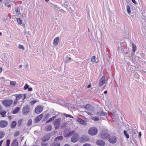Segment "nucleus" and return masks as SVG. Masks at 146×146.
Listing matches in <instances>:
<instances>
[{"label":"nucleus","instance_id":"c85d7f7f","mask_svg":"<svg viewBox=\"0 0 146 146\" xmlns=\"http://www.w3.org/2000/svg\"><path fill=\"white\" fill-rule=\"evenodd\" d=\"M56 115L53 116V117H52L49 120L47 121L46 122V123H48L49 122H51L53 120L56 118Z\"/></svg>","mask_w":146,"mask_h":146},{"label":"nucleus","instance_id":"7ed1b4c3","mask_svg":"<svg viewBox=\"0 0 146 146\" xmlns=\"http://www.w3.org/2000/svg\"><path fill=\"white\" fill-rule=\"evenodd\" d=\"M30 111V106L28 105H27L24 107L22 109V113L24 115L27 114L29 113Z\"/></svg>","mask_w":146,"mask_h":146},{"label":"nucleus","instance_id":"4c0bfd02","mask_svg":"<svg viewBox=\"0 0 146 146\" xmlns=\"http://www.w3.org/2000/svg\"><path fill=\"white\" fill-rule=\"evenodd\" d=\"M137 133L135 131H133L132 133V136L133 137H134L135 138L137 137Z\"/></svg>","mask_w":146,"mask_h":146},{"label":"nucleus","instance_id":"69168bd1","mask_svg":"<svg viewBox=\"0 0 146 146\" xmlns=\"http://www.w3.org/2000/svg\"><path fill=\"white\" fill-rule=\"evenodd\" d=\"M104 93L105 94H106L107 93V90H105L104 91Z\"/></svg>","mask_w":146,"mask_h":146},{"label":"nucleus","instance_id":"2f4dec72","mask_svg":"<svg viewBox=\"0 0 146 146\" xmlns=\"http://www.w3.org/2000/svg\"><path fill=\"white\" fill-rule=\"evenodd\" d=\"M5 133L3 131H0V139L2 138L5 135Z\"/></svg>","mask_w":146,"mask_h":146},{"label":"nucleus","instance_id":"6e6d98bb","mask_svg":"<svg viewBox=\"0 0 146 146\" xmlns=\"http://www.w3.org/2000/svg\"><path fill=\"white\" fill-rule=\"evenodd\" d=\"M25 66H26V68H27V69H28L29 68V65L28 63H27L26 64V65H25Z\"/></svg>","mask_w":146,"mask_h":146},{"label":"nucleus","instance_id":"ddd939ff","mask_svg":"<svg viewBox=\"0 0 146 146\" xmlns=\"http://www.w3.org/2000/svg\"><path fill=\"white\" fill-rule=\"evenodd\" d=\"M94 114H97L98 115L104 116L106 115V113L103 111L100 108L98 109V112L97 113H94Z\"/></svg>","mask_w":146,"mask_h":146},{"label":"nucleus","instance_id":"6e6552de","mask_svg":"<svg viewBox=\"0 0 146 146\" xmlns=\"http://www.w3.org/2000/svg\"><path fill=\"white\" fill-rule=\"evenodd\" d=\"M84 108L86 110L90 111L92 113H93L94 110V108L89 104L86 105L85 106Z\"/></svg>","mask_w":146,"mask_h":146},{"label":"nucleus","instance_id":"f3484780","mask_svg":"<svg viewBox=\"0 0 146 146\" xmlns=\"http://www.w3.org/2000/svg\"><path fill=\"white\" fill-rule=\"evenodd\" d=\"M96 144L100 146H103L105 145L104 141L102 140H98L97 141Z\"/></svg>","mask_w":146,"mask_h":146},{"label":"nucleus","instance_id":"680f3d73","mask_svg":"<svg viewBox=\"0 0 146 146\" xmlns=\"http://www.w3.org/2000/svg\"><path fill=\"white\" fill-rule=\"evenodd\" d=\"M91 87V85L90 84H89L87 88H90Z\"/></svg>","mask_w":146,"mask_h":146},{"label":"nucleus","instance_id":"f8f14e48","mask_svg":"<svg viewBox=\"0 0 146 146\" xmlns=\"http://www.w3.org/2000/svg\"><path fill=\"white\" fill-rule=\"evenodd\" d=\"M50 135L51 134L50 133H48L45 135L42 138V141L43 142L47 141L50 139Z\"/></svg>","mask_w":146,"mask_h":146},{"label":"nucleus","instance_id":"39448f33","mask_svg":"<svg viewBox=\"0 0 146 146\" xmlns=\"http://www.w3.org/2000/svg\"><path fill=\"white\" fill-rule=\"evenodd\" d=\"M61 121V119L60 118L57 119L54 121L53 123L56 129L59 128L60 124Z\"/></svg>","mask_w":146,"mask_h":146},{"label":"nucleus","instance_id":"aec40b11","mask_svg":"<svg viewBox=\"0 0 146 146\" xmlns=\"http://www.w3.org/2000/svg\"><path fill=\"white\" fill-rule=\"evenodd\" d=\"M77 121L79 122L80 124L84 125H85L86 123V121L84 120L78 118L77 119Z\"/></svg>","mask_w":146,"mask_h":146},{"label":"nucleus","instance_id":"a19ab883","mask_svg":"<svg viewBox=\"0 0 146 146\" xmlns=\"http://www.w3.org/2000/svg\"><path fill=\"white\" fill-rule=\"evenodd\" d=\"M19 48L21 49H22V50H24L25 49V48L24 47V46L22 45L19 44Z\"/></svg>","mask_w":146,"mask_h":146},{"label":"nucleus","instance_id":"5fc2aeb1","mask_svg":"<svg viewBox=\"0 0 146 146\" xmlns=\"http://www.w3.org/2000/svg\"><path fill=\"white\" fill-rule=\"evenodd\" d=\"M28 89V90L29 91H31L33 90V89L32 88H29Z\"/></svg>","mask_w":146,"mask_h":146},{"label":"nucleus","instance_id":"864d4df0","mask_svg":"<svg viewBox=\"0 0 146 146\" xmlns=\"http://www.w3.org/2000/svg\"><path fill=\"white\" fill-rule=\"evenodd\" d=\"M135 4H137V2L135 1V0H131Z\"/></svg>","mask_w":146,"mask_h":146},{"label":"nucleus","instance_id":"bb28decb","mask_svg":"<svg viewBox=\"0 0 146 146\" xmlns=\"http://www.w3.org/2000/svg\"><path fill=\"white\" fill-rule=\"evenodd\" d=\"M20 108L19 107H17L15 110H14L12 112L13 113L15 114L17 113L19 110H20Z\"/></svg>","mask_w":146,"mask_h":146},{"label":"nucleus","instance_id":"5701e85b","mask_svg":"<svg viewBox=\"0 0 146 146\" xmlns=\"http://www.w3.org/2000/svg\"><path fill=\"white\" fill-rule=\"evenodd\" d=\"M11 146H19L18 142L17 139H15L13 141Z\"/></svg>","mask_w":146,"mask_h":146},{"label":"nucleus","instance_id":"79ce46f5","mask_svg":"<svg viewBox=\"0 0 146 146\" xmlns=\"http://www.w3.org/2000/svg\"><path fill=\"white\" fill-rule=\"evenodd\" d=\"M22 120V119H20L19 120L18 123V125L19 126H20L21 125Z\"/></svg>","mask_w":146,"mask_h":146},{"label":"nucleus","instance_id":"20e7f679","mask_svg":"<svg viewBox=\"0 0 146 146\" xmlns=\"http://www.w3.org/2000/svg\"><path fill=\"white\" fill-rule=\"evenodd\" d=\"M88 132L90 135H96L98 132L97 129L95 127H92L89 129Z\"/></svg>","mask_w":146,"mask_h":146},{"label":"nucleus","instance_id":"393cba45","mask_svg":"<svg viewBox=\"0 0 146 146\" xmlns=\"http://www.w3.org/2000/svg\"><path fill=\"white\" fill-rule=\"evenodd\" d=\"M16 124V122L15 121H13L11 123V127L12 128H14L15 127Z\"/></svg>","mask_w":146,"mask_h":146},{"label":"nucleus","instance_id":"4be33fe9","mask_svg":"<svg viewBox=\"0 0 146 146\" xmlns=\"http://www.w3.org/2000/svg\"><path fill=\"white\" fill-rule=\"evenodd\" d=\"M52 127L51 125H48L45 127L44 129L46 131H49L51 130Z\"/></svg>","mask_w":146,"mask_h":146},{"label":"nucleus","instance_id":"e2e57ef3","mask_svg":"<svg viewBox=\"0 0 146 146\" xmlns=\"http://www.w3.org/2000/svg\"><path fill=\"white\" fill-rule=\"evenodd\" d=\"M27 33V32L25 30V31L24 32V34L25 35H26Z\"/></svg>","mask_w":146,"mask_h":146},{"label":"nucleus","instance_id":"412c9836","mask_svg":"<svg viewBox=\"0 0 146 146\" xmlns=\"http://www.w3.org/2000/svg\"><path fill=\"white\" fill-rule=\"evenodd\" d=\"M81 140L83 141H86L89 140L88 137L87 136L82 135L81 138Z\"/></svg>","mask_w":146,"mask_h":146},{"label":"nucleus","instance_id":"c03bdc74","mask_svg":"<svg viewBox=\"0 0 146 146\" xmlns=\"http://www.w3.org/2000/svg\"><path fill=\"white\" fill-rule=\"evenodd\" d=\"M17 21L18 23L20 24L22 23V21L21 19H17Z\"/></svg>","mask_w":146,"mask_h":146},{"label":"nucleus","instance_id":"09e8293b","mask_svg":"<svg viewBox=\"0 0 146 146\" xmlns=\"http://www.w3.org/2000/svg\"><path fill=\"white\" fill-rule=\"evenodd\" d=\"M10 143V140L9 139H7L6 141V145H9Z\"/></svg>","mask_w":146,"mask_h":146},{"label":"nucleus","instance_id":"052dcab7","mask_svg":"<svg viewBox=\"0 0 146 146\" xmlns=\"http://www.w3.org/2000/svg\"><path fill=\"white\" fill-rule=\"evenodd\" d=\"M139 135L140 137H141V132H140L139 133Z\"/></svg>","mask_w":146,"mask_h":146},{"label":"nucleus","instance_id":"0eeeda50","mask_svg":"<svg viewBox=\"0 0 146 146\" xmlns=\"http://www.w3.org/2000/svg\"><path fill=\"white\" fill-rule=\"evenodd\" d=\"M73 136L71 138V141L73 143L77 141L79 139L78 133H75V132L73 134Z\"/></svg>","mask_w":146,"mask_h":146},{"label":"nucleus","instance_id":"a211bd4d","mask_svg":"<svg viewBox=\"0 0 146 146\" xmlns=\"http://www.w3.org/2000/svg\"><path fill=\"white\" fill-rule=\"evenodd\" d=\"M43 116L42 114H41L39 115L35 119V122L36 123H38L39 122Z\"/></svg>","mask_w":146,"mask_h":146},{"label":"nucleus","instance_id":"338daca9","mask_svg":"<svg viewBox=\"0 0 146 146\" xmlns=\"http://www.w3.org/2000/svg\"><path fill=\"white\" fill-rule=\"evenodd\" d=\"M8 118L9 119H11L12 117L11 116H9L8 117Z\"/></svg>","mask_w":146,"mask_h":146},{"label":"nucleus","instance_id":"2eb2a0df","mask_svg":"<svg viewBox=\"0 0 146 146\" xmlns=\"http://www.w3.org/2000/svg\"><path fill=\"white\" fill-rule=\"evenodd\" d=\"M105 78L104 76H103L99 82V86H102L105 83Z\"/></svg>","mask_w":146,"mask_h":146},{"label":"nucleus","instance_id":"f03ea898","mask_svg":"<svg viewBox=\"0 0 146 146\" xmlns=\"http://www.w3.org/2000/svg\"><path fill=\"white\" fill-rule=\"evenodd\" d=\"M23 100H24L26 98V96L25 94H19L17 95L16 96V100L14 101V105L17 104V102L19 101L21 99H22L23 97Z\"/></svg>","mask_w":146,"mask_h":146},{"label":"nucleus","instance_id":"f704fd0d","mask_svg":"<svg viewBox=\"0 0 146 146\" xmlns=\"http://www.w3.org/2000/svg\"><path fill=\"white\" fill-rule=\"evenodd\" d=\"M91 119L95 121H98L99 120V118L97 117H92Z\"/></svg>","mask_w":146,"mask_h":146},{"label":"nucleus","instance_id":"58836bf2","mask_svg":"<svg viewBox=\"0 0 146 146\" xmlns=\"http://www.w3.org/2000/svg\"><path fill=\"white\" fill-rule=\"evenodd\" d=\"M64 115L66 117H69L70 118H74L73 117L70 115L67 114L66 113H64Z\"/></svg>","mask_w":146,"mask_h":146},{"label":"nucleus","instance_id":"72a5a7b5","mask_svg":"<svg viewBox=\"0 0 146 146\" xmlns=\"http://www.w3.org/2000/svg\"><path fill=\"white\" fill-rule=\"evenodd\" d=\"M60 143H53L51 144L50 146H60Z\"/></svg>","mask_w":146,"mask_h":146},{"label":"nucleus","instance_id":"423d86ee","mask_svg":"<svg viewBox=\"0 0 146 146\" xmlns=\"http://www.w3.org/2000/svg\"><path fill=\"white\" fill-rule=\"evenodd\" d=\"M13 101L12 100H5L2 102V104L6 107L9 106L13 103Z\"/></svg>","mask_w":146,"mask_h":146},{"label":"nucleus","instance_id":"c9c22d12","mask_svg":"<svg viewBox=\"0 0 146 146\" xmlns=\"http://www.w3.org/2000/svg\"><path fill=\"white\" fill-rule=\"evenodd\" d=\"M96 60V57L95 56H93L92 57L91 62H95Z\"/></svg>","mask_w":146,"mask_h":146},{"label":"nucleus","instance_id":"cd10ccee","mask_svg":"<svg viewBox=\"0 0 146 146\" xmlns=\"http://www.w3.org/2000/svg\"><path fill=\"white\" fill-rule=\"evenodd\" d=\"M32 120L31 119H30L28 121L27 123V125L28 126H30L32 124Z\"/></svg>","mask_w":146,"mask_h":146},{"label":"nucleus","instance_id":"a18cd8bd","mask_svg":"<svg viewBox=\"0 0 146 146\" xmlns=\"http://www.w3.org/2000/svg\"><path fill=\"white\" fill-rule=\"evenodd\" d=\"M38 101H36L35 100H33L31 101L30 103L31 105H33L35 104L36 102Z\"/></svg>","mask_w":146,"mask_h":146},{"label":"nucleus","instance_id":"4d7b16f0","mask_svg":"<svg viewBox=\"0 0 146 146\" xmlns=\"http://www.w3.org/2000/svg\"><path fill=\"white\" fill-rule=\"evenodd\" d=\"M140 72H141V73H146V71H145L144 70H142L140 71Z\"/></svg>","mask_w":146,"mask_h":146},{"label":"nucleus","instance_id":"9b49d317","mask_svg":"<svg viewBox=\"0 0 146 146\" xmlns=\"http://www.w3.org/2000/svg\"><path fill=\"white\" fill-rule=\"evenodd\" d=\"M8 125V122L7 121L4 120L0 121V127H5Z\"/></svg>","mask_w":146,"mask_h":146},{"label":"nucleus","instance_id":"e433bc0d","mask_svg":"<svg viewBox=\"0 0 146 146\" xmlns=\"http://www.w3.org/2000/svg\"><path fill=\"white\" fill-rule=\"evenodd\" d=\"M127 13H131V9L129 6L128 5L127 6Z\"/></svg>","mask_w":146,"mask_h":146},{"label":"nucleus","instance_id":"dca6fc26","mask_svg":"<svg viewBox=\"0 0 146 146\" xmlns=\"http://www.w3.org/2000/svg\"><path fill=\"white\" fill-rule=\"evenodd\" d=\"M108 141L111 143H115L117 141V139L115 136H113L111 137L110 138H109Z\"/></svg>","mask_w":146,"mask_h":146},{"label":"nucleus","instance_id":"c756f323","mask_svg":"<svg viewBox=\"0 0 146 146\" xmlns=\"http://www.w3.org/2000/svg\"><path fill=\"white\" fill-rule=\"evenodd\" d=\"M69 4L68 1H65V3H64L63 4H62V6L65 7L67 8Z\"/></svg>","mask_w":146,"mask_h":146},{"label":"nucleus","instance_id":"13d9d810","mask_svg":"<svg viewBox=\"0 0 146 146\" xmlns=\"http://www.w3.org/2000/svg\"><path fill=\"white\" fill-rule=\"evenodd\" d=\"M60 12H61V13H64L65 12V11H64V10H63L62 9H61L60 10Z\"/></svg>","mask_w":146,"mask_h":146},{"label":"nucleus","instance_id":"7c9ffc66","mask_svg":"<svg viewBox=\"0 0 146 146\" xmlns=\"http://www.w3.org/2000/svg\"><path fill=\"white\" fill-rule=\"evenodd\" d=\"M7 112L5 111H4L2 112H0V114L1 115L2 117H5L6 116V114Z\"/></svg>","mask_w":146,"mask_h":146},{"label":"nucleus","instance_id":"de8ad7c7","mask_svg":"<svg viewBox=\"0 0 146 146\" xmlns=\"http://www.w3.org/2000/svg\"><path fill=\"white\" fill-rule=\"evenodd\" d=\"M41 146H47L48 145V143H41Z\"/></svg>","mask_w":146,"mask_h":146},{"label":"nucleus","instance_id":"1a4fd4ad","mask_svg":"<svg viewBox=\"0 0 146 146\" xmlns=\"http://www.w3.org/2000/svg\"><path fill=\"white\" fill-rule=\"evenodd\" d=\"M100 137L102 139H105L107 138H109L110 135L108 134L107 132H102L100 135Z\"/></svg>","mask_w":146,"mask_h":146},{"label":"nucleus","instance_id":"8fccbe9b","mask_svg":"<svg viewBox=\"0 0 146 146\" xmlns=\"http://www.w3.org/2000/svg\"><path fill=\"white\" fill-rule=\"evenodd\" d=\"M71 60V58L70 57H68V60H66L65 61V63H66L67 62H68V61H70Z\"/></svg>","mask_w":146,"mask_h":146},{"label":"nucleus","instance_id":"3c124183","mask_svg":"<svg viewBox=\"0 0 146 146\" xmlns=\"http://www.w3.org/2000/svg\"><path fill=\"white\" fill-rule=\"evenodd\" d=\"M83 146H91V145L90 144L88 143H85L84 144Z\"/></svg>","mask_w":146,"mask_h":146},{"label":"nucleus","instance_id":"6ab92c4d","mask_svg":"<svg viewBox=\"0 0 146 146\" xmlns=\"http://www.w3.org/2000/svg\"><path fill=\"white\" fill-rule=\"evenodd\" d=\"M59 38L58 37H57L54 38L53 41V44L55 46H57L58 43Z\"/></svg>","mask_w":146,"mask_h":146},{"label":"nucleus","instance_id":"f257e3e1","mask_svg":"<svg viewBox=\"0 0 146 146\" xmlns=\"http://www.w3.org/2000/svg\"><path fill=\"white\" fill-rule=\"evenodd\" d=\"M15 10L16 13L15 15H13V17H15L14 18H20V17H26V14H22L19 13L20 9L18 7H16L15 8Z\"/></svg>","mask_w":146,"mask_h":146},{"label":"nucleus","instance_id":"bf43d9fd","mask_svg":"<svg viewBox=\"0 0 146 146\" xmlns=\"http://www.w3.org/2000/svg\"><path fill=\"white\" fill-rule=\"evenodd\" d=\"M3 141V140H2L0 141V146H1Z\"/></svg>","mask_w":146,"mask_h":146},{"label":"nucleus","instance_id":"ea45409f","mask_svg":"<svg viewBox=\"0 0 146 146\" xmlns=\"http://www.w3.org/2000/svg\"><path fill=\"white\" fill-rule=\"evenodd\" d=\"M16 82L15 81H11L10 84L11 86H15L16 85Z\"/></svg>","mask_w":146,"mask_h":146},{"label":"nucleus","instance_id":"0e129e2a","mask_svg":"<svg viewBox=\"0 0 146 146\" xmlns=\"http://www.w3.org/2000/svg\"><path fill=\"white\" fill-rule=\"evenodd\" d=\"M2 109V106L0 105V111H1Z\"/></svg>","mask_w":146,"mask_h":146},{"label":"nucleus","instance_id":"a878e982","mask_svg":"<svg viewBox=\"0 0 146 146\" xmlns=\"http://www.w3.org/2000/svg\"><path fill=\"white\" fill-rule=\"evenodd\" d=\"M132 45V50L134 52H135L136 50H137V47L134 44L133 42H132L131 43Z\"/></svg>","mask_w":146,"mask_h":146},{"label":"nucleus","instance_id":"774afa93","mask_svg":"<svg viewBox=\"0 0 146 146\" xmlns=\"http://www.w3.org/2000/svg\"><path fill=\"white\" fill-rule=\"evenodd\" d=\"M64 146H70L68 144H66Z\"/></svg>","mask_w":146,"mask_h":146},{"label":"nucleus","instance_id":"9d476101","mask_svg":"<svg viewBox=\"0 0 146 146\" xmlns=\"http://www.w3.org/2000/svg\"><path fill=\"white\" fill-rule=\"evenodd\" d=\"M64 136L65 137H67L70 135H72L75 132L74 131H70L68 130H65L64 132Z\"/></svg>","mask_w":146,"mask_h":146},{"label":"nucleus","instance_id":"37998d69","mask_svg":"<svg viewBox=\"0 0 146 146\" xmlns=\"http://www.w3.org/2000/svg\"><path fill=\"white\" fill-rule=\"evenodd\" d=\"M29 86L28 85V84H26L24 87L23 89L24 90H26L29 88Z\"/></svg>","mask_w":146,"mask_h":146},{"label":"nucleus","instance_id":"4468645a","mask_svg":"<svg viewBox=\"0 0 146 146\" xmlns=\"http://www.w3.org/2000/svg\"><path fill=\"white\" fill-rule=\"evenodd\" d=\"M43 110V108L40 106H38L36 107L35 109V112L38 114L41 113Z\"/></svg>","mask_w":146,"mask_h":146},{"label":"nucleus","instance_id":"b1692460","mask_svg":"<svg viewBox=\"0 0 146 146\" xmlns=\"http://www.w3.org/2000/svg\"><path fill=\"white\" fill-rule=\"evenodd\" d=\"M63 139V137L62 136H60L57 137L54 139V141L57 142L58 141L62 140Z\"/></svg>","mask_w":146,"mask_h":146},{"label":"nucleus","instance_id":"603ef678","mask_svg":"<svg viewBox=\"0 0 146 146\" xmlns=\"http://www.w3.org/2000/svg\"><path fill=\"white\" fill-rule=\"evenodd\" d=\"M86 112L89 115L91 116L93 115V114L92 113L86 111Z\"/></svg>","mask_w":146,"mask_h":146},{"label":"nucleus","instance_id":"49530a36","mask_svg":"<svg viewBox=\"0 0 146 146\" xmlns=\"http://www.w3.org/2000/svg\"><path fill=\"white\" fill-rule=\"evenodd\" d=\"M19 134V132L18 131H16V132H15L14 134V136H15V137H17V136H18Z\"/></svg>","mask_w":146,"mask_h":146},{"label":"nucleus","instance_id":"473e14b6","mask_svg":"<svg viewBox=\"0 0 146 146\" xmlns=\"http://www.w3.org/2000/svg\"><path fill=\"white\" fill-rule=\"evenodd\" d=\"M123 133L124 135L126 136V137L127 139H128L129 138V135L127 133V132L126 130H124L123 131Z\"/></svg>","mask_w":146,"mask_h":146}]
</instances>
